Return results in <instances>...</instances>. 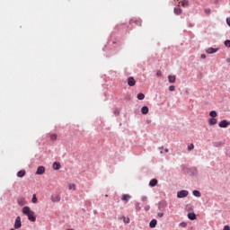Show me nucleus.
<instances>
[{"label":"nucleus","mask_w":230,"mask_h":230,"mask_svg":"<svg viewBox=\"0 0 230 230\" xmlns=\"http://www.w3.org/2000/svg\"><path fill=\"white\" fill-rule=\"evenodd\" d=\"M142 200H143V202H146V200H148V199L146 197H144V198H142Z\"/></svg>","instance_id":"58836bf2"},{"label":"nucleus","mask_w":230,"mask_h":230,"mask_svg":"<svg viewBox=\"0 0 230 230\" xmlns=\"http://www.w3.org/2000/svg\"><path fill=\"white\" fill-rule=\"evenodd\" d=\"M130 199H132V197L128 194H124L121 197V200H123L124 202H128V200H130Z\"/></svg>","instance_id":"6e6552de"},{"label":"nucleus","mask_w":230,"mask_h":230,"mask_svg":"<svg viewBox=\"0 0 230 230\" xmlns=\"http://www.w3.org/2000/svg\"><path fill=\"white\" fill-rule=\"evenodd\" d=\"M223 230H230V226H226Z\"/></svg>","instance_id":"4c0bfd02"},{"label":"nucleus","mask_w":230,"mask_h":230,"mask_svg":"<svg viewBox=\"0 0 230 230\" xmlns=\"http://www.w3.org/2000/svg\"><path fill=\"white\" fill-rule=\"evenodd\" d=\"M132 22H135L137 26H141V20H131L130 24H132Z\"/></svg>","instance_id":"aec40b11"},{"label":"nucleus","mask_w":230,"mask_h":230,"mask_svg":"<svg viewBox=\"0 0 230 230\" xmlns=\"http://www.w3.org/2000/svg\"><path fill=\"white\" fill-rule=\"evenodd\" d=\"M31 202H32V204H37V202H39V199H37L36 194L32 195Z\"/></svg>","instance_id":"412c9836"},{"label":"nucleus","mask_w":230,"mask_h":230,"mask_svg":"<svg viewBox=\"0 0 230 230\" xmlns=\"http://www.w3.org/2000/svg\"><path fill=\"white\" fill-rule=\"evenodd\" d=\"M155 226H157V220L152 219L151 222L149 223V227H151V229H154Z\"/></svg>","instance_id":"4468645a"},{"label":"nucleus","mask_w":230,"mask_h":230,"mask_svg":"<svg viewBox=\"0 0 230 230\" xmlns=\"http://www.w3.org/2000/svg\"><path fill=\"white\" fill-rule=\"evenodd\" d=\"M22 223L21 222V217H17L14 222V229H21Z\"/></svg>","instance_id":"7ed1b4c3"},{"label":"nucleus","mask_w":230,"mask_h":230,"mask_svg":"<svg viewBox=\"0 0 230 230\" xmlns=\"http://www.w3.org/2000/svg\"><path fill=\"white\" fill-rule=\"evenodd\" d=\"M189 194L190 192L188 190H181L178 191L177 197L178 199H184L185 197H188Z\"/></svg>","instance_id":"f03ea898"},{"label":"nucleus","mask_w":230,"mask_h":230,"mask_svg":"<svg viewBox=\"0 0 230 230\" xmlns=\"http://www.w3.org/2000/svg\"><path fill=\"white\" fill-rule=\"evenodd\" d=\"M53 170H60L62 168V165H60V163L55 162L52 165Z\"/></svg>","instance_id":"9b49d317"},{"label":"nucleus","mask_w":230,"mask_h":230,"mask_svg":"<svg viewBox=\"0 0 230 230\" xmlns=\"http://www.w3.org/2000/svg\"><path fill=\"white\" fill-rule=\"evenodd\" d=\"M105 197H109V195H105Z\"/></svg>","instance_id":"79ce46f5"},{"label":"nucleus","mask_w":230,"mask_h":230,"mask_svg":"<svg viewBox=\"0 0 230 230\" xmlns=\"http://www.w3.org/2000/svg\"><path fill=\"white\" fill-rule=\"evenodd\" d=\"M18 205L19 206H24V199H18Z\"/></svg>","instance_id":"cd10ccee"},{"label":"nucleus","mask_w":230,"mask_h":230,"mask_svg":"<svg viewBox=\"0 0 230 230\" xmlns=\"http://www.w3.org/2000/svg\"><path fill=\"white\" fill-rule=\"evenodd\" d=\"M209 116H210L211 118L216 119L217 116V112H216L215 111H212L209 112Z\"/></svg>","instance_id":"5701e85b"},{"label":"nucleus","mask_w":230,"mask_h":230,"mask_svg":"<svg viewBox=\"0 0 230 230\" xmlns=\"http://www.w3.org/2000/svg\"><path fill=\"white\" fill-rule=\"evenodd\" d=\"M149 186H151L152 188H154V186H157V179L151 180L149 182Z\"/></svg>","instance_id":"f3484780"},{"label":"nucleus","mask_w":230,"mask_h":230,"mask_svg":"<svg viewBox=\"0 0 230 230\" xmlns=\"http://www.w3.org/2000/svg\"><path fill=\"white\" fill-rule=\"evenodd\" d=\"M60 195L56 194L51 196L52 202H60Z\"/></svg>","instance_id":"0eeeda50"},{"label":"nucleus","mask_w":230,"mask_h":230,"mask_svg":"<svg viewBox=\"0 0 230 230\" xmlns=\"http://www.w3.org/2000/svg\"><path fill=\"white\" fill-rule=\"evenodd\" d=\"M169 91H171V92L175 91V86L174 85L169 86Z\"/></svg>","instance_id":"2f4dec72"},{"label":"nucleus","mask_w":230,"mask_h":230,"mask_svg":"<svg viewBox=\"0 0 230 230\" xmlns=\"http://www.w3.org/2000/svg\"><path fill=\"white\" fill-rule=\"evenodd\" d=\"M188 218L189 220H197V215H195V213H189Z\"/></svg>","instance_id":"ddd939ff"},{"label":"nucleus","mask_w":230,"mask_h":230,"mask_svg":"<svg viewBox=\"0 0 230 230\" xmlns=\"http://www.w3.org/2000/svg\"><path fill=\"white\" fill-rule=\"evenodd\" d=\"M217 121H218V120H217V119L210 118V119H208V125H210L211 127H213V125H217Z\"/></svg>","instance_id":"9d476101"},{"label":"nucleus","mask_w":230,"mask_h":230,"mask_svg":"<svg viewBox=\"0 0 230 230\" xmlns=\"http://www.w3.org/2000/svg\"><path fill=\"white\" fill-rule=\"evenodd\" d=\"M193 148H195V146L193 144H190V146H188V150H193Z\"/></svg>","instance_id":"c756f323"},{"label":"nucleus","mask_w":230,"mask_h":230,"mask_svg":"<svg viewBox=\"0 0 230 230\" xmlns=\"http://www.w3.org/2000/svg\"><path fill=\"white\" fill-rule=\"evenodd\" d=\"M148 108L146 106L142 107L141 112L142 114H147L148 113Z\"/></svg>","instance_id":"4be33fe9"},{"label":"nucleus","mask_w":230,"mask_h":230,"mask_svg":"<svg viewBox=\"0 0 230 230\" xmlns=\"http://www.w3.org/2000/svg\"><path fill=\"white\" fill-rule=\"evenodd\" d=\"M175 79H176L175 75L168 76V80H169L170 84H175Z\"/></svg>","instance_id":"a211bd4d"},{"label":"nucleus","mask_w":230,"mask_h":230,"mask_svg":"<svg viewBox=\"0 0 230 230\" xmlns=\"http://www.w3.org/2000/svg\"><path fill=\"white\" fill-rule=\"evenodd\" d=\"M180 4H181V6H183V8H186V6H188V1H182L180 2Z\"/></svg>","instance_id":"bb28decb"},{"label":"nucleus","mask_w":230,"mask_h":230,"mask_svg":"<svg viewBox=\"0 0 230 230\" xmlns=\"http://www.w3.org/2000/svg\"><path fill=\"white\" fill-rule=\"evenodd\" d=\"M181 227H187L188 226V224L186 222H181L180 224Z\"/></svg>","instance_id":"7c9ffc66"},{"label":"nucleus","mask_w":230,"mask_h":230,"mask_svg":"<svg viewBox=\"0 0 230 230\" xmlns=\"http://www.w3.org/2000/svg\"><path fill=\"white\" fill-rule=\"evenodd\" d=\"M24 175H26V171L25 170H22V171H19L17 172V177L22 178V177H24Z\"/></svg>","instance_id":"dca6fc26"},{"label":"nucleus","mask_w":230,"mask_h":230,"mask_svg":"<svg viewBox=\"0 0 230 230\" xmlns=\"http://www.w3.org/2000/svg\"><path fill=\"white\" fill-rule=\"evenodd\" d=\"M57 137H58L57 134L50 135V140L51 141H57Z\"/></svg>","instance_id":"b1692460"},{"label":"nucleus","mask_w":230,"mask_h":230,"mask_svg":"<svg viewBox=\"0 0 230 230\" xmlns=\"http://www.w3.org/2000/svg\"><path fill=\"white\" fill-rule=\"evenodd\" d=\"M46 173V168L44 166H39L36 172V175H44Z\"/></svg>","instance_id":"39448f33"},{"label":"nucleus","mask_w":230,"mask_h":230,"mask_svg":"<svg viewBox=\"0 0 230 230\" xmlns=\"http://www.w3.org/2000/svg\"><path fill=\"white\" fill-rule=\"evenodd\" d=\"M166 153H168L169 152V149L168 148H165V150H164Z\"/></svg>","instance_id":"a19ab883"},{"label":"nucleus","mask_w":230,"mask_h":230,"mask_svg":"<svg viewBox=\"0 0 230 230\" xmlns=\"http://www.w3.org/2000/svg\"><path fill=\"white\" fill-rule=\"evenodd\" d=\"M119 220H123L124 224H130V218L121 216L119 217Z\"/></svg>","instance_id":"1a4fd4ad"},{"label":"nucleus","mask_w":230,"mask_h":230,"mask_svg":"<svg viewBox=\"0 0 230 230\" xmlns=\"http://www.w3.org/2000/svg\"><path fill=\"white\" fill-rule=\"evenodd\" d=\"M174 13L176 15H181V13H182V10L181 9L180 5H178L176 8H174Z\"/></svg>","instance_id":"2eb2a0df"},{"label":"nucleus","mask_w":230,"mask_h":230,"mask_svg":"<svg viewBox=\"0 0 230 230\" xmlns=\"http://www.w3.org/2000/svg\"><path fill=\"white\" fill-rule=\"evenodd\" d=\"M205 12L206 13H211V9H206Z\"/></svg>","instance_id":"e433bc0d"},{"label":"nucleus","mask_w":230,"mask_h":230,"mask_svg":"<svg viewBox=\"0 0 230 230\" xmlns=\"http://www.w3.org/2000/svg\"><path fill=\"white\" fill-rule=\"evenodd\" d=\"M128 84L129 85V87H134V85H136V79H134V77L132 76L128 77Z\"/></svg>","instance_id":"423d86ee"},{"label":"nucleus","mask_w":230,"mask_h":230,"mask_svg":"<svg viewBox=\"0 0 230 230\" xmlns=\"http://www.w3.org/2000/svg\"><path fill=\"white\" fill-rule=\"evenodd\" d=\"M22 213L23 215H26V217H28V220H30V222L37 221V217H35V212H33V210H31L30 207H23L22 209Z\"/></svg>","instance_id":"f257e3e1"},{"label":"nucleus","mask_w":230,"mask_h":230,"mask_svg":"<svg viewBox=\"0 0 230 230\" xmlns=\"http://www.w3.org/2000/svg\"><path fill=\"white\" fill-rule=\"evenodd\" d=\"M145 210H146V211H149V210H150V206L146 205V206H145Z\"/></svg>","instance_id":"72a5a7b5"},{"label":"nucleus","mask_w":230,"mask_h":230,"mask_svg":"<svg viewBox=\"0 0 230 230\" xmlns=\"http://www.w3.org/2000/svg\"><path fill=\"white\" fill-rule=\"evenodd\" d=\"M68 189L72 190L73 191H76V185L75 183H69Z\"/></svg>","instance_id":"6ab92c4d"},{"label":"nucleus","mask_w":230,"mask_h":230,"mask_svg":"<svg viewBox=\"0 0 230 230\" xmlns=\"http://www.w3.org/2000/svg\"><path fill=\"white\" fill-rule=\"evenodd\" d=\"M226 23L230 27V18H226Z\"/></svg>","instance_id":"c9c22d12"},{"label":"nucleus","mask_w":230,"mask_h":230,"mask_svg":"<svg viewBox=\"0 0 230 230\" xmlns=\"http://www.w3.org/2000/svg\"><path fill=\"white\" fill-rule=\"evenodd\" d=\"M200 57H201V58H203V59H204V58H206V54H201V56H200Z\"/></svg>","instance_id":"ea45409f"},{"label":"nucleus","mask_w":230,"mask_h":230,"mask_svg":"<svg viewBox=\"0 0 230 230\" xmlns=\"http://www.w3.org/2000/svg\"><path fill=\"white\" fill-rule=\"evenodd\" d=\"M225 46H226V48H230V40H226L225 41Z\"/></svg>","instance_id":"c85d7f7f"},{"label":"nucleus","mask_w":230,"mask_h":230,"mask_svg":"<svg viewBox=\"0 0 230 230\" xmlns=\"http://www.w3.org/2000/svg\"><path fill=\"white\" fill-rule=\"evenodd\" d=\"M218 125H219L220 128H227V127H229V125H230V122L224 119V120H221Z\"/></svg>","instance_id":"20e7f679"},{"label":"nucleus","mask_w":230,"mask_h":230,"mask_svg":"<svg viewBox=\"0 0 230 230\" xmlns=\"http://www.w3.org/2000/svg\"><path fill=\"white\" fill-rule=\"evenodd\" d=\"M157 217H159L160 218H163V217H164V213H158Z\"/></svg>","instance_id":"f704fd0d"},{"label":"nucleus","mask_w":230,"mask_h":230,"mask_svg":"<svg viewBox=\"0 0 230 230\" xmlns=\"http://www.w3.org/2000/svg\"><path fill=\"white\" fill-rule=\"evenodd\" d=\"M137 98V100H145V95L143 93H138Z\"/></svg>","instance_id":"393cba45"},{"label":"nucleus","mask_w":230,"mask_h":230,"mask_svg":"<svg viewBox=\"0 0 230 230\" xmlns=\"http://www.w3.org/2000/svg\"><path fill=\"white\" fill-rule=\"evenodd\" d=\"M163 75V73L161 72V70H158L156 72V76H161Z\"/></svg>","instance_id":"473e14b6"},{"label":"nucleus","mask_w":230,"mask_h":230,"mask_svg":"<svg viewBox=\"0 0 230 230\" xmlns=\"http://www.w3.org/2000/svg\"><path fill=\"white\" fill-rule=\"evenodd\" d=\"M194 197H200V191L199 190H193Z\"/></svg>","instance_id":"a878e982"},{"label":"nucleus","mask_w":230,"mask_h":230,"mask_svg":"<svg viewBox=\"0 0 230 230\" xmlns=\"http://www.w3.org/2000/svg\"><path fill=\"white\" fill-rule=\"evenodd\" d=\"M217 51H218V49L209 48V49H207V53L208 55H211L213 53H217Z\"/></svg>","instance_id":"f8f14e48"}]
</instances>
